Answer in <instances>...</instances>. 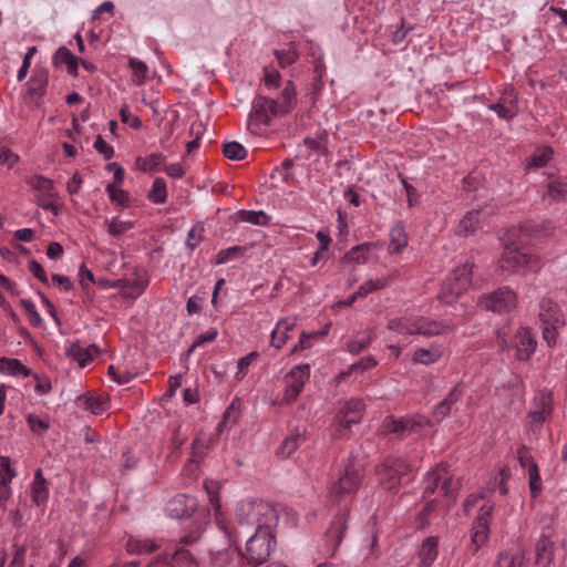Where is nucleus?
Returning <instances> with one entry per match:
<instances>
[{"label":"nucleus","instance_id":"nucleus-16","mask_svg":"<svg viewBox=\"0 0 567 567\" xmlns=\"http://www.w3.org/2000/svg\"><path fill=\"white\" fill-rule=\"evenodd\" d=\"M517 458L522 467H528V484L530 494L533 497H537L542 491V480L539 476L538 465L525 446L518 449Z\"/></svg>","mask_w":567,"mask_h":567},{"label":"nucleus","instance_id":"nucleus-32","mask_svg":"<svg viewBox=\"0 0 567 567\" xmlns=\"http://www.w3.org/2000/svg\"><path fill=\"white\" fill-rule=\"evenodd\" d=\"M237 219L251 225L266 226L270 221V217L264 210H246L237 212Z\"/></svg>","mask_w":567,"mask_h":567},{"label":"nucleus","instance_id":"nucleus-4","mask_svg":"<svg viewBox=\"0 0 567 567\" xmlns=\"http://www.w3.org/2000/svg\"><path fill=\"white\" fill-rule=\"evenodd\" d=\"M538 317L543 328V339L548 347H554L558 329L565 326L563 311L555 301L549 298H543L539 302Z\"/></svg>","mask_w":567,"mask_h":567},{"label":"nucleus","instance_id":"nucleus-50","mask_svg":"<svg viewBox=\"0 0 567 567\" xmlns=\"http://www.w3.org/2000/svg\"><path fill=\"white\" fill-rule=\"evenodd\" d=\"M239 416V410L233 402L224 413L223 421L218 424V432H223L226 427L234 425Z\"/></svg>","mask_w":567,"mask_h":567},{"label":"nucleus","instance_id":"nucleus-46","mask_svg":"<svg viewBox=\"0 0 567 567\" xmlns=\"http://www.w3.org/2000/svg\"><path fill=\"white\" fill-rule=\"evenodd\" d=\"M4 370H6V374H9V375H14V377L21 375L23 378L31 375V370L28 367H25L24 364H22L21 361L18 359H8Z\"/></svg>","mask_w":567,"mask_h":567},{"label":"nucleus","instance_id":"nucleus-6","mask_svg":"<svg viewBox=\"0 0 567 567\" xmlns=\"http://www.w3.org/2000/svg\"><path fill=\"white\" fill-rule=\"evenodd\" d=\"M365 405L360 399H350L344 402H339V408L336 414V430L333 436L341 439L343 431L350 430L353 424L360 423Z\"/></svg>","mask_w":567,"mask_h":567},{"label":"nucleus","instance_id":"nucleus-43","mask_svg":"<svg viewBox=\"0 0 567 567\" xmlns=\"http://www.w3.org/2000/svg\"><path fill=\"white\" fill-rule=\"evenodd\" d=\"M27 183L34 189L43 193L44 195L52 196L53 182L42 175L30 177Z\"/></svg>","mask_w":567,"mask_h":567},{"label":"nucleus","instance_id":"nucleus-25","mask_svg":"<svg viewBox=\"0 0 567 567\" xmlns=\"http://www.w3.org/2000/svg\"><path fill=\"white\" fill-rule=\"evenodd\" d=\"M449 467L446 464L441 463L432 468L425 476L424 494L430 495L435 492L440 483L443 482L444 477H447Z\"/></svg>","mask_w":567,"mask_h":567},{"label":"nucleus","instance_id":"nucleus-10","mask_svg":"<svg viewBox=\"0 0 567 567\" xmlns=\"http://www.w3.org/2000/svg\"><path fill=\"white\" fill-rule=\"evenodd\" d=\"M472 269L473 265L468 262L455 267L443 282L444 293L457 298L467 290L472 282Z\"/></svg>","mask_w":567,"mask_h":567},{"label":"nucleus","instance_id":"nucleus-8","mask_svg":"<svg viewBox=\"0 0 567 567\" xmlns=\"http://www.w3.org/2000/svg\"><path fill=\"white\" fill-rule=\"evenodd\" d=\"M274 104V99L264 95H257L254 99L248 123V128L252 133L261 134V128L270 125L275 110Z\"/></svg>","mask_w":567,"mask_h":567},{"label":"nucleus","instance_id":"nucleus-44","mask_svg":"<svg viewBox=\"0 0 567 567\" xmlns=\"http://www.w3.org/2000/svg\"><path fill=\"white\" fill-rule=\"evenodd\" d=\"M104 224L106 226L107 233L113 237H118L133 228L132 221H122L117 218H113L112 220L105 219Z\"/></svg>","mask_w":567,"mask_h":567},{"label":"nucleus","instance_id":"nucleus-51","mask_svg":"<svg viewBox=\"0 0 567 567\" xmlns=\"http://www.w3.org/2000/svg\"><path fill=\"white\" fill-rule=\"evenodd\" d=\"M207 443L202 437H196L192 443V457L190 461L199 463L206 455Z\"/></svg>","mask_w":567,"mask_h":567},{"label":"nucleus","instance_id":"nucleus-26","mask_svg":"<svg viewBox=\"0 0 567 567\" xmlns=\"http://www.w3.org/2000/svg\"><path fill=\"white\" fill-rule=\"evenodd\" d=\"M91 349H94L95 352H99V348L96 344H91L87 348H82L78 342H75L68 348L66 355L78 361L81 368H84L86 363L93 359Z\"/></svg>","mask_w":567,"mask_h":567},{"label":"nucleus","instance_id":"nucleus-20","mask_svg":"<svg viewBox=\"0 0 567 567\" xmlns=\"http://www.w3.org/2000/svg\"><path fill=\"white\" fill-rule=\"evenodd\" d=\"M463 396V390L460 388V385H455L449 394L435 405L433 411V419L436 422H441L444 420L452 410V406L461 400Z\"/></svg>","mask_w":567,"mask_h":567},{"label":"nucleus","instance_id":"nucleus-40","mask_svg":"<svg viewBox=\"0 0 567 567\" xmlns=\"http://www.w3.org/2000/svg\"><path fill=\"white\" fill-rule=\"evenodd\" d=\"M553 150L548 146L543 147L537 153L533 154L527 162V167L542 168L547 165L553 156Z\"/></svg>","mask_w":567,"mask_h":567},{"label":"nucleus","instance_id":"nucleus-23","mask_svg":"<svg viewBox=\"0 0 567 567\" xmlns=\"http://www.w3.org/2000/svg\"><path fill=\"white\" fill-rule=\"evenodd\" d=\"M49 82V72L44 69L37 70L34 75L29 81L28 93L32 97H37V105L41 103V100L45 93V87Z\"/></svg>","mask_w":567,"mask_h":567},{"label":"nucleus","instance_id":"nucleus-19","mask_svg":"<svg viewBox=\"0 0 567 567\" xmlns=\"http://www.w3.org/2000/svg\"><path fill=\"white\" fill-rule=\"evenodd\" d=\"M555 543L543 534L535 544V563L542 567H550L554 563Z\"/></svg>","mask_w":567,"mask_h":567},{"label":"nucleus","instance_id":"nucleus-61","mask_svg":"<svg viewBox=\"0 0 567 567\" xmlns=\"http://www.w3.org/2000/svg\"><path fill=\"white\" fill-rule=\"evenodd\" d=\"M19 161V156L8 148L0 151V165H4L8 168H12Z\"/></svg>","mask_w":567,"mask_h":567},{"label":"nucleus","instance_id":"nucleus-58","mask_svg":"<svg viewBox=\"0 0 567 567\" xmlns=\"http://www.w3.org/2000/svg\"><path fill=\"white\" fill-rule=\"evenodd\" d=\"M120 116L124 124H128L134 130H141L143 127L142 121L136 115L131 114L127 107L120 110Z\"/></svg>","mask_w":567,"mask_h":567},{"label":"nucleus","instance_id":"nucleus-13","mask_svg":"<svg viewBox=\"0 0 567 567\" xmlns=\"http://www.w3.org/2000/svg\"><path fill=\"white\" fill-rule=\"evenodd\" d=\"M494 505L491 502H485L481 507L477 517L474 520L471 539L475 546L476 551L488 538L489 523L492 519V513Z\"/></svg>","mask_w":567,"mask_h":567},{"label":"nucleus","instance_id":"nucleus-7","mask_svg":"<svg viewBox=\"0 0 567 567\" xmlns=\"http://www.w3.org/2000/svg\"><path fill=\"white\" fill-rule=\"evenodd\" d=\"M362 478V464L354 458H350L344 466L341 477L332 485L330 495L338 498L357 492L361 485Z\"/></svg>","mask_w":567,"mask_h":567},{"label":"nucleus","instance_id":"nucleus-34","mask_svg":"<svg viewBox=\"0 0 567 567\" xmlns=\"http://www.w3.org/2000/svg\"><path fill=\"white\" fill-rule=\"evenodd\" d=\"M305 441V432L292 434L284 440L280 447L278 449V454L282 457H289Z\"/></svg>","mask_w":567,"mask_h":567},{"label":"nucleus","instance_id":"nucleus-45","mask_svg":"<svg viewBox=\"0 0 567 567\" xmlns=\"http://www.w3.org/2000/svg\"><path fill=\"white\" fill-rule=\"evenodd\" d=\"M274 54L276 55L281 68L291 65L298 59V52L292 45L285 50H275Z\"/></svg>","mask_w":567,"mask_h":567},{"label":"nucleus","instance_id":"nucleus-1","mask_svg":"<svg viewBox=\"0 0 567 567\" xmlns=\"http://www.w3.org/2000/svg\"><path fill=\"white\" fill-rule=\"evenodd\" d=\"M237 517L241 524L255 525V534L246 542L244 567H256L268 560L276 548L272 528L278 523L276 508L265 502L241 503L237 507Z\"/></svg>","mask_w":567,"mask_h":567},{"label":"nucleus","instance_id":"nucleus-64","mask_svg":"<svg viewBox=\"0 0 567 567\" xmlns=\"http://www.w3.org/2000/svg\"><path fill=\"white\" fill-rule=\"evenodd\" d=\"M109 374L118 383L126 384L132 380V375L127 371L118 372L114 365L109 367Z\"/></svg>","mask_w":567,"mask_h":567},{"label":"nucleus","instance_id":"nucleus-42","mask_svg":"<svg viewBox=\"0 0 567 567\" xmlns=\"http://www.w3.org/2000/svg\"><path fill=\"white\" fill-rule=\"evenodd\" d=\"M216 337L217 330L215 329L197 336L196 340L192 343V346L186 350L185 353H183L182 360L187 361L197 347H202L206 342H213L216 339Z\"/></svg>","mask_w":567,"mask_h":567},{"label":"nucleus","instance_id":"nucleus-47","mask_svg":"<svg viewBox=\"0 0 567 567\" xmlns=\"http://www.w3.org/2000/svg\"><path fill=\"white\" fill-rule=\"evenodd\" d=\"M106 192L113 203H116L121 206L128 205L130 197L127 192L121 189L118 186H115V184H109L106 186Z\"/></svg>","mask_w":567,"mask_h":567},{"label":"nucleus","instance_id":"nucleus-28","mask_svg":"<svg viewBox=\"0 0 567 567\" xmlns=\"http://www.w3.org/2000/svg\"><path fill=\"white\" fill-rule=\"evenodd\" d=\"M348 527L347 518L343 515L338 516L332 523L329 529L327 530L326 537L329 542L332 543V546L336 548L342 540L343 534L346 533Z\"/></svg>","mask_w":567,"mask_h":567},{"label":"nucleus","instance_id":"nucleus-11","mask_svg":"<svg viewBox=\"0 0 567 567\" xmlns=\"http://www.w3.org/2000/svg\"><path fill=\"white\" fill-rule=\"evenodd\" d=\"M309 374L310 367L307 363L296 365L286 374L285 381L287 385L282 398L285 403L290 404L297 399L302 391Z\"/></svg>","mask_w":567,"mask_h":567},{"label":"nucleus","instance_id":"nucleus-53","mask_svg":"<svg viewBox=\"0 0 567 567\" xmlns=\"http://www.w3.org/2000/svg\"><path fill=\"white\" fill-rule=\"evenodd\" d=\"M20 305L28 313L31 324L34 327H40L43 320L40 313L37 311L34 303L30 299H21Z\"/></svg>","mask_w":567,"mask_h":567},{"label":"nucleus","instance_id":"nucleus-48","mask_svg":"<svg viewBox=\"0 0 567 567\" xmlns=\"http://www.w3.org/2000/svg\"><path fill=\"white\" fill-rule=\"evenodd\" d=\"M83 405L85 410H89L93 414H101L106 409V402L101 396H84Z\"/></svg>","mask_w":567,"mask_h":567},{"label":"nucleus","instance_id":"nucleus-38","mask_svg":"<svg viewBox=\"0 0 567 567\" xmlns=\"http://www.w3.org/2000/svg\"><path fill=\"white\" fill-rule=\"evenodd\" d=\"M385 285H386V281L384 279H380V278L370 279V280L365 281L364 284H362L358 288V290L352 295V299L364 298L369 293L384 288Z\"/></svg>","mask_w":567,"mask_h":567},{"label":"nucleus","instance_id":"nucleus-29","mask_svg":"<svg viewBox=\"0 0 567 567\" xmlns=\"http://www.w3.org/2000/svg\"><path fill=\"white\" fill-rule=\"evenodd\" d=\"M408 245V236L403 225L398 224L390 230L389 250L392 254H399Z\"/></svg>","mask_w":567,"mask_h":567},{"label":"nucleus","instance_id":"nucleus-27","mask_svg":"<svg viewBox=\"0 0 567 567\" xmlns=\"http://www.w3.org/2000/svg\"><path fill=\"white\" fill-rule=\"evenodd\" d=\"M165 156L161 153H153L145 157H138L136 165L144 173L154 174L161 171V166L165 162Z\"/></svg>","mask_w":567,"mask_h":567},{"label":"nucleus","instance_id":"nucleus-15","mask_svg":"<svg viewBox=\"0 0 567 567\" xmlns=\"http://www.w3.org/2000/svg\"><path fill=\"white\" fill-rule=\"evenodd\" d=\"M453 330L454 326L450 321H435L424 318L415 319L408 327L409 333L422 334L425 337L447 333L452 332Z\"/></svg>","mask_w":567,"mask_h":567},{"label":"nucleus","instance_id":"nucleus-12","mask_svg":"<svg viewBox=\"0 0 567 567\" xmlns=\"http://www.w3.org/2000/svg\"><path fill=\"white\" fill-rule=\"evenodd\" d=\"M203 532V524L196 523L190 530L181 537L178 545H176L171 558L178 563H194L195 554L189 549V547L195 545L200 539Z\"/></svg>","mask_w":567,"mask_h":567},{"label":"nucleus","instance_id":"nucleus-57","mask_svg":"<svg viewBox=\"0 0 567 567\" xmlns=\"http://www.w3.org/2000/svg\"><path fill=\"white\" fill-rule=\"evenodd\" d=\"M94 148L96 152H99L101 155H103L105 161H109L114 155V148L109 145L101 135L96 136V140L94 142Z\"/></svg>","mask_w":567,"mask_h":567},{"label":"nucleus","instance_id":"nucleus-52","mask_svg":"<svg viewBox=\"0 0 567 567\" xmlns=\"http://www.w3.org/2000/svg\"><path fill=\"white\" fill-rule=\"evenodd\" d=\"M27 422L31 431L38 435L42 434L50 427V422L48 419H40L34 414H29L27 416Z\"/></svg>","mask_w":567,"mask_h":567},{"label":"nucleus","instance_id":"nucleus-30","mask_svg":"<svg viewBox=\"0 0 567 567\" xmlns=\"http://www.w3.org/2000/svg\"><path fill=\"white\" fill-rule=\"evenodd\" d=\"M480 227V210H471L461 219L457 233L464 236L473 235Z\"/></svg>","mask_w":567,"mask_h":567},{"label":"nucleus","instance_id":"nucleus-60","mask_svg":"<svg viewBox=\"0 0 567 567\" xmlns=\"http://www.w3.org/2000/svg\"><path fill=\"white\" fill-rule=\"evenodd\" d=\"M281 75L276 70L265 68V85L269 89H277L280 85Z\"/></svg>","mask_w":567,"mask_h":567},{"label":"nucleus","instance_id":"nucleus-63","mask_svg":"<svg viewBox=\"0 0 567 567\" xmlns=\"http://www.w3.org/2000/svg\"><path fill=\"white\" fill-rule=\"evenodd\" d=\"M155 545H148L147 543H128L127 544V551L131 554H142V553H152L156 550Z\"/></svg>","mask_w":567,"mask_h":567},{"label":"nucleus","instance_id":"nucleus-3","mask_svg":"<svg viewBox=\"0 0 567 567\" xmlns=\"http://www.w3.org/2000/svg\"><path fill=\"white\" fill-rule=\"evenodd\" d=\"M499 268L506 272H515L519 269L527 268L532 271H538L542 267L537 256L522 248L514 240L508 241L499 259Z\"/></svg>","mask_w":567,"mask_h":567},{"label":"nucleus","instance_id":"nucleus-24","mask_svg":"<svg viewBox=\"0 0 567 567\" xmlns=\"http://www.w3.org/2000/svg\"><path fill=\"white\" fill-rule=\"evenodd\" d=\"M32 501L35 505L41 506L48 502L49 489L47 481L42 475V471L39 468L35 472L34 480L31 487Z\"/></svg>","mask_w":567,"mask_h":567},{"label":"nucleus","instance_id":"nucleus-14","mask_svg":"<svg viewBox=\"0 0 567 567\" xmlns=\"http://www.w3.org/2000/svg\"><path fill=\"white\" fill-rule=\"evenodd\" d=\"M197 508V499L187 494H178L166 504L167 515L175 519L190 517Z\"/></svg>","mask_w":567,"mask_h":567},{"label":"nucleus","instance_id":"nucleus-9","mask_svg":"<svg viewBox=\"0 0 567 567\" xmlns=\"http://www.w3.org/2000/svg\"><path fill=\"white\" fill-rule=\"evenodd\" d=\"M477 305L488 311L507 312L516 306V295L507 287L499 288L492 293L480 297Z\"/></svg>","mask_w":567,"mask_h":567},{"label":"nucleus","instance_id":"nucleus-56","mask_svg":"<svg viewBox=\"0 0 567 567\" xmlns=\"http://www.w3.org/2000/svg\"><path fill=\"white\" fill-rule=\"evenodd\" d=\"M257 357H258V353L256 351H252L238 360V362H237L238 371L236 373V378L238 380H241L246 375L248 367L251 364V362Z\"/></svg>","mask_w":567,"mask_h":567},{"label":"nucleus","instance_id":"nucleus-33","mask_svg":"<svg viewBox=\"0 0 567 567\" xmlns=\"http://www.w3.org/2000/svg\"><path fill=\"white\" fill-rule=\"evenodd\" d=\"M437 555V542L434 537L426 538L420 549L422 567H430Z\"/></svg>","mask_w":567,"mask_h":567},{"label":"nucleus","instance_id":"nucleus-59","mask_svg":"<svg viewBox=\"0 0 567 567\" xmlns=\"http://www.w3.org/2000/svg\"><path fill=\"white\" fill-rule=\"evenodd\" d=\"M458 486H460V483L457 481L454 482L452 480V476L447 473V477H444V480L442 482L441 491L443 492V494L446 497L452 498V497H455Z\"/></svg>","mask_w":567,"mask_h":567},{"label":"nucleus","instance_id":"nucleus-49","mask_svg":"<svg viewBox=\"0 0 567 567\" xmlns=\"http://www.w3.org/2000/svg\"><path fill=\"white\" fill-rule=\"evenodd\" d=\"M523 563L520 555L501 554L493 567H523Z\"/></svg>","mask_w":567,"mask_h":567},{"label":"nucleus","instance_id":"nucleus-54","mask_svg":"<svg viewBox=\"0 0 567 567\" xmlns=\"http://www.w3.org/2000/svg\"><path fill=\"white\" fill-rule=\"evenodd\" d=\"M372 337L371 333L363 336L361 338H354L348 343V350L349 352L353 354L360 353L362 350L369 347L371 343Z\"/></svg>","mask_w":567,"mask_h":567},{"label":"nucleus","instance_id":"nucleus-21","mask_svg":"<svg viewBox=\"0 0 567 567\" xmlns=\"http://www.w3.org/2000/svg\"><path fill=\"white\" fill-rule=\"evenodd\" d=\"M536 340L528 328H522L517 332L516 351L519 360H528L536 349Z\"/></svg>","mask_w":567,"mask_h":567},{"label":"nucleus","instance_id":"nucleus-18","mask_svg":"<svg viewBox=\"0 0 567 567\" xmlns=\"http://www.w3.org/2000/svg\"><path fill=\"white\" fill-rule=\"evenodd\" d=\"M423 421H417L410 417H401L395 420L390 416L384 421V427L389 433H395L401 437L408 436L412 433H419L424 426Z\"/></svg>","mask_w":567,"mask_h":567},{"label":"nucleus","instance_id":"nucleus-31","mask_svg":"<svg viewBox=\"0 0 567 567\" xmlns=\"http://www.w3.org/2000/svg\"><path fill=\"white\" fill-rule=\"evenodd\" d=\"M442 357V351L439 347H431L429 349L420 348L413 353V361L424 365H430L439 361Z\"/></svg>","mask_w":567,"mask_h":567},{"label":"nucleus","instance_id":"nucleus-5","mask_svg":"<svg viewBox=\"0 0 567 567\" xmlns=\"http://www.w3.org/2000/svg\"><path fill=\"white\" fill-rule=\"evenodd\" d=\"M411 472V465L401 457L389 456L378 466L380 484L390 492H398L402 478Z\"/></svg>","mask_w":567,"mask_h":567},{"label":"nucleus","instance_id":"nucleus-35","mask_svg":"<svg viewBox=\"0 0 567 567\" xmlns=\"http://www.w3.org/2000/svg\"><path fill=\"white\" fill-rule=\"evenodd\" d=\"M147 198L154 204H164L167 199L166 183L164 178L157 177L148 192Z\"/></svg>","mask_w":567,"mask_h":567},{"label":"nucleus","instance_id":"nucleus-55","mask_svg":"<svg viewBox=\"0 0 567 567\" xmlns=\"http://www.w3.org/2000/svg\"><path fill=\"white\" fill-rule=\"evenodd\" d=\"M240 252H243V247H240V246H234V247H229L227 249H221L216 255L215 264L223 265V264L227 262L228 260L235 258V256H237Z\"/></svg>","mask_w":567,"mask_h":567},{"label":"nucleus","instance_id":"nucleus-37","mask_svg":"<svg viewBox=\"0 0 567 567\" xmlns=\"http://www.w3.org/2000/svg\"><path fill=\"white\" fill-rule=\"evenodd\" d=\"M547 194L554 200L567 198V177L565 179L556 178L547 185Z\"/></svg>","mask_w":567,"mask_h":567},{"label":"nucleus","instance_id":"nucleus-62","mask_svg":"<svg viewBox=\"0 0 567 567\" xmlns=\"http://www.w3.org/2000/svg\"><path fill=\"white\" fill-rule=\"evenodd\" d=\"M29 271L41 282L48 284V276L43 267L37 260H30L28 265Z\"/></svg>","mask_w":567,"mask_h":567},{"label":"nucleus","instance_id":"nucleus-36","mask_svg":"<svg viewBox=\"0 0 567 567\" xmlns=\"http://www.w3.org/2000/svg\"><path fill=\"white\" fill-rule=\"evenodd\" d=\"M492 111H495L499 117L509 120L516 116L517 114V102L516 96H509L508 105H504L503 103H495L489 105Z\"/></svg>","mask_w":567,"mask_h":567},{"label":"nucleus","instance_id":"nucleus-39","mask_svg":"<svg viewBox=\"0 0 567 567\" xmlns=\"http://www.w3.org/2000/svg\"><path fill=\"white\" fill-rule=\"evenodd\" d=\"M223 154L230 161H241L247 156V150L238 142H228L223 145Z\"/></svg>","mask_w":567,"mask_h":567},{"label":"nucleus","instance_id":"nucleus-17","mask_svg":"<svg viewBox=\"0 0 567 567\" xmlns=\"http://www.w3.org/2000/svg\"><path fill=\"white\" fill-rule=\"evenodd\" d=\"M274 117L289 114L297 104V92L292 81H287L278 99H274Z\"/></svg>","mask_w":567,"mask_h":567},{"label":"nucleus","instance_id":"nucleus-2","mask_svg":"<svg viewBox=\"0 0 567 567\" xmlns=\"http://www.w3.org/2000/svg\"><path fill=\"white\" fill-rule=\"evenodd\" d=\"M212 564L217 567H227L235 558L244 567V554L237 546L231 530L227 526H219V536L216 543L208 547Z\"/></svg>","mask_w":567,"mask_h":567},{"label":"nucleus","instance_id":"nucleus-22","mask_svg":"<svg viewBox=\"0 0 567 567\" xmlns=\"http://www.w3.org/2000/svg\"><path fill=\"white\" fill-rule=\"evenodd\" d=\"M52 63L54 66L65 65L70 75H78L79 59L66 47H60L53 58Z\"/></svg>","mask_w":567,"mask_h":567},{"label":"nucleus","instance_id":"nucleus-41","mask_svg":"<svg viewBox=\"0 0 567 567\" xmlns=\"http://www.w3.org/2000/svg\"><path fill=\"white\" fill-rule=\"evenodd\" d=\"M128 65L133 72L134 82L138 85L144 84L148 72L147 65L143 61L135 58L130 59Z\"/></svg>","mask_w":567,"mask_h":567}]
</instances>
